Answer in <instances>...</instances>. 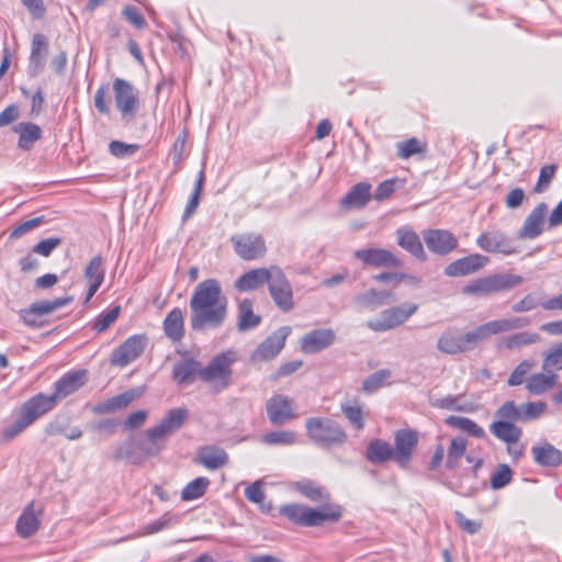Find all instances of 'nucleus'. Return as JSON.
I'll use <instances>...</instances> for the list:
<instances>
[{"label": "nucleus", "mask_w": 562, "mask_h": 562, "mask_svg": "<svg viewBox=\"0 0 562 562\" xmlns=\"http://www.w3.org/2000/svg\"><path fill=\"white\" fill-rule=\"evenodd\" d=\"M535 366L531 359L521 360L509 374L507 385L512 387L524 385L525 390L535 396L552 391L559 383V375L544 370L532 373Z\"/></svg>", "instance_id": "3"}, {"label": "nucleus", "mask_w": 562, "mask_h": 562, "mask_svg": "<svg viewBox=\"0 0 562 562\" xmlns=\"http://www.w3.org/2000/svg\"><path fill=\"white\" fill-rule=\"evenodd\" d=\"M306 434L316 445L330 449L347 441L345 428L334 419L311 417L305 422Z\"/></svg>", "instance_id": "7"}, {"label": "nucleus", "mask_w": 562, "mask_h": 562, "mask_svg": "<svg viewBox=\"0 0 562 562\" xmlns=\"http://www.w3.org/2000/svg\"><path fill=\"white\" fill-rule=\"evenodd\" d=\"M47 50V42L42 34H35L32 41V49L30 64L33 71H38L43 68L45 55Z\"/></svg>", "instance_id": "44"}, {"label": "nucleus", "mask_w": 562, "mask_h": 562, "mask_svg": "<svg viewBox=\"0 0 562 562\" xmlns=\"http://www.w3.org/2000/svg\"><path fill=\"white\" fill-rule=\"evenodd\" d=\"M235 362L233 352L225 351L214 357L205 368H201L200 380L220 392L231 384L232 364Z\"/></svg>", "instance_id": "9"}, {"label": "nucleus", "mask_w": 562, "mask_h": 562, "mask_svg": "<svg viewBox=\"0 0 562 562\" xmlns=\"http://www.w3.org/2000/svg\"><path fill=\"white\" fill-rule=\"evenodd\" d=\"M440 351L448 355H456L467 351V345L462 335H457L452 331L443 333L437 342Z\"/></svg>", "instance_id": "40"}, {"label": "nucleus", "mask_w": 562, "mask_h": 562, "mask_svg": "<svg viewBox=\"0 0 562 562\" xmlns=\"http://www.w3.org/2000/svg\"><path fill=\"white\" fill-rule=\"evenodd\" d=\"M418 432L414 429H400L394 434V461L401 468H406L418 445Z\"/></svg>", "instance_id": "16"}, {"label": "nucleus", "mask_w": 562, "mask_h": 562, "mask_svg": "<svg viewBox=\"0 0 562 562\" xmlns=\"http://www.w3.org/2000/svg\"><path fill=\"white\" fill-rule=\"evenodd\" d=\"M105 271L101 256L93 257L85 269V279L89 283L85 303L89 302L97 293L104 280Z\"/></svg>", "instance_id": "30"}, {"label": "nucleus", "mask_w": 562, "mask_h": 562, "mask_svg": "<svg viewBox=\"0 0 562 562\" xmlns=\"http://www.w3.org/2000/svg\"><path fill=\"white\" fill-rule=\"evenodd\" d=\"M355 257L363 265L375 268H400L403 261L392 251L385 248H364L355 252Z\"/></svg>", "instance_id": "19"}, {"label": "nucleus", "mask_w": 562, "mask_h": 562, "mask_svg": "<svg viewBox=\"0 0 562 562\" xmlns=\"http://www.w3.org/2000/svg\"><path fill=\"white\" fill-rule=\"evenodd\" d=\"M541 367L544 371H562V341L550 346L543 352Z\"/></svg>", "instance_id": "45"}, {"label": "nucleus", "mask_w": 562, "mask_h": 562, "mask_svg": "<svg viewBox=\"0 0 562 562\" xmlns=\"http://www.w3.org/2000/svg\"><path fill=\"white\" fill-rule=\"evenodd\" d=\"M391 378V371L383 369L374 372L363 381L362 390L366 393H372L382 387L386 381Z\"/></svg>", "instance_id": "52"}, {"label": "nucleus", "mask_w": 562, "mask_h": 562, "mask_svg": "<svg viewBox=\"0 0 562 562\" xmlns=\"http://www.w3.org/2000/svg\"><path fill=\"white\" fill-rule=\"evenodd\" d=\"M527 324L528 319L521 317L492 319L465 331L463 334V339L465 341L467 349L470 350L490 339L492 336L520 328Z\"/></svg>", "instance_id": "8"}, {"label": "nucleus", "mask_w": 562, "mask_h": 562, "mask_svg": "<svg viewBox=\"0 0 562 562\" xmlns=\"http://www.w3.org/2000/svg\"><path fill=\"white\" fill-rule=\"evenodd\" d=\"M164 330L168 338L179 341L184 335V318L180 307L172 308L164 321Z\"/></svg>", "instance_id": "37"}, {"label": "nucleus", "mask_w": 562, "mask_h": 562, "mask_svg": "<svg viewBox=\"0 0 562 562\" xmlns=\"http://www.w3.org/2000/svg\"><path fill=\"white\" fill-rule=\"evenodd\" d=\"M522 282L524 278L519 274L492 273L471 280L462 286L461 293L468 297H486L509 291Z\"/></svg>", "instance_id": "6"}, {"label": "nucleus", "mask_w": 562, "mask_h": 562, "mask_svg": "<svg viewBox=\"0 0 562 562\" xmlns=\"http://www.w3.org/2000/svg\"><path fill=\"white\" fill-rule=\"evenodd\" d=\"M513 477V472L507 464H502L493 473L491 477V485L493 488H502L507 485Z\"/></svg>", "instance_id": "59"}, {"label": "nucleus", "mask_w": 562, "mask_h": 562, "mask_svg": "<svg viewBox=\"0 0 562 562\" xmlns=\"http://www.w3.org/2000/svg\"><path fill=\"white\" fill-rule=\"evenodd\" d=\"M336 340V334L331 328L314 329L302 336L300 349L303 353L312 355L330 347Z\"/></svg>", "instance_id": "22"}, {"label": "nucleus", "mask_w": 562, "mask_h": 562, "mask_svg": "<svg viewBox=\"0 0 562 562\" xmlns=\"http://www.w3.org/2000/svg\"><path fill=\"white\" fill-rule=\"evenodd\" d=\"M468 448V442L462 437H454L451 439L447 451L446 468L454 469L459 460L463 457Z\"/></svg>", "instance_id": "49"}, {"label": "nucleus", "mask_w": 562, "mask_h": 562, "mask_svg": "<svg viewBox=\"0 0 562 562\" xmlns=\"http://www.w3.org/2000/svg\"><path fill=\"white\" fill-rule=\"evenodd\" d=\"M290 333L291 328L289 326H283L276 330L259 344L254 351L251 359L259 362L273 359L283 349Z\"/></svg>", "instance_id": "20"}, {"label": "nucleus", "mask_w": 562, "mask_h": 562, "mask_svg": "<svg viewBox=\"0 0 562 562\" xmlns=\"http://www.w3.org/2000/svg\"><path fill=\"white\" fill-rule=\"evenodd\" d=\"M68 297L66 299H57L50 301H41L31 305L32 312L36 313L37 316L49 314L56 311L58 307L65 305L68 302Z\"/></svg>", "instance_id": "56"}, {"label": "nucleus", "mask_w": 562, "mask_h": 562, "mask_svg": "<svg viewBox=\"0 0 562 562\" xmlns=\"http://www.w3.org/2000/svg\"><path fill=\"white\" fill-rule=\"evenodd\" d=\"M445 423L448 426L462 430L475 438H483L485 436L484 429L468 417L451 415L445 419Z\"/></svg>", "instance_id": "43"}, {"label": "nucleus", "mask_w": 562, "mask_h": 562, "mask_svg": "<svg viewBox=\"0 0 562 562\" xmlns=\"http://www.w3.org/2000/svg\"><path fill=\"white\" fill-rule=\"evenodd\" d=\"M139 149L136 144H126L121 140H112L109 144V151L116 158L134 155Z\"/></svg>", "instance_id": "58"}, {"label": "nucleus", "mask_w": 562, "mask_h": 562, "mask_svg": "<svg viewBox=\"0 0 562 562\" xmlns=\"http://www.w3.org/2000/svg\"><path fill=\"white\" fill-rule=\"evenodd\" d=\"M367 327L372 331L383 333L400 327L392 307L383 310L379 316L368 319Z\"/></svg>", "instance_id": "41"}, {"label": "nucleus", "mask_w": 562, "mask_h": 562, "mask_svg": "<svg viewBox=\"0 0 562 562\" xmlns=\"http://www.w3.org/2000/svg\"><path fill=\"white\" fill-rule=\"evenodd\" d=\"M201 366L193 359L182 360L173 366L172 378L179 384H190L200 379Z\"/></svg>", "instance_id": "35"}, {"label": "nucleus", "mask_w": 562, "mask_h": 562, "mask_svg": "<svg viewBox=\"0 0 562 562\" xmlns=\"http://www.w3.org/2000/svg\"><path fill=\"white\" fill-rule=\"evenodd\" d=\"M261 323V316L254 311V302L243 299L237 303V329L246 331L257 327Z\"/></svg>", "instance_id": "32"}, {"label": "nucleus", "mask_w": 562, "mask_h": 562, "mask_svg": "<svg viewBox=\"0 0 562 562\" xmlns=\"http://www.w3.org/2000/svg\"><path fill=\"white\" fill-rule=\"evenodd\" d=\"M424 241L430 252L439 256H446L459 246L458 237L452 232L443 228L425 231Z\"/></svg>", "instance_id": "17"}, {"label": "nucleus", "mask_w": 562, "mask_h": 562, "mask_svg": "<svg viewBox=\"0 0 562 562\" xmlns=\"http://www.w3.org/2000/svg\"><path fill=\"white\" fill-rule=\"evenodd\" d=\"M266 411L273 425H283L297 417L293 400L283 394L272 395L266 403Z\"/></svg>", "instance_id": "18"}, {"label": "nucleus", "mask_w": 562, "mask_h": 562, "mask_svg": "<svg viewBox=\"0 0 562 562\" xmlns=\"http://www.w3.org/2000/svg\"><path fill=\"white\" fill-rule=\"evenodd\" d=\"M42 514V504L35 502L27 504L18 519V533L23 538H27L35 533L40 528Z\"/></svg>", "instance_id": "26"}, {"label": "nucleus", "mask_w": 562, "mask_h": 562, "mask_svg": "<svg viewBox=\"0 0 562 562\" xmlns=\"http://www.w3.org/2000/svg\"><path fill=\"white\" fill-rule=\"evenodd\" d=\"M293 490L312 502H323L321 506L292 503L279 508L280 515L300 527H319L326 522H338L344 515V507L338 503H329L330 493L319 482L302 479L292 483Z\"/></svg>", "instance_id": "1"}, {"label": "nucleus", "mask_w": 562, "mask_h": 562, "mask_svg": "<svg viewBox=\"0 0 562 562\" xmlns=\"http://www.w3.org/2000/svg\"><path fill=\"white\" fill-rule=\"evenodd\" d=\"M114 102L117 111L125 120L135 117L139 100L131 82L122 78H115L112 86Z\"/></svg>", "instance_id": "13"}, {"label": "nucleus", "mask_w": 562, "mask_h": 562, "mask_svg": "<svg viewBox=\"0 0 562 562\" xmlns=\"http://www.w3.org/2000/svg\"><path fill=\"white\" fill-rule=\"evenodd\" d=\"M142 394L140 391L132 389L113 396L97 406L99 413L108 414L127 407L134 400Z\"/></svg>", "instance_id": "38"}, {"label": "nucleus", "mask_w": 562, "mask_h": 562, "mask_svg": "<svg viewBox=\"0 0 562 562\" xmlns=\"http://www.w3.org/2000/svg\"><path fill=\"white\" fill-rule=\"evenodd\" d=\"M15 132L20 134L19 147L24 150L31 149L42 136L40 126L33 123H20L15 126Z\"/></svg>", "instance_id": "42"}, {"label": "nucleus", "mask_w": 562, "mask_h": 562, "mask_svg": "<svg viewBox=\"0 0 562 562\" xmlns=\"http://www.w3.org/2000/svg\"><path fill=\"white\" fill-rule=\"evenodd\" d=\"M555 171L557 166L553 164L543 166L540 169L539 178L537 184L535 186V192H543L549 187L551 180L554 178Z\"/></svg>", "instance_id": "60"}, {"label": "nucleus", "mask_w": 562, "mask_h": 562, "mask_svg": "<svg viewBox=\"0 0 562 562\" xmlns=\"http://www.w3.org/2000/svg\"><path fill=\"white\" fill-rule=\"evenodd\" d=\"M397 156L401 159H408L414 155H424L427 150V143L416 137L398 142L396 144Z\"/></svg>", "instance_id": "46"}, {"label": "nucleus", "mask_w": 562, "mask_h": 562, "mask_svg": "<svg viewBox=\"0 0 562 562\" xmlns=\"http://www.w3.org/2000/svg\"><path fill=\"white\" fill-rule=\"evenodd\" d=\"M341 412L345 414L346 418L349 420V423L356 430L363 429L364 417L360 406L341 404Z\"/></svg>", "instance_id": "53"}, {"label": "nucleus", "mask_w": 562, "mask_h": 562, "mask_svg": "<svg viewBox=\"0 0 562 562\" xmlns=\"http://www.w3.org/2000/svg\"><path fill=\"white\" fill-rule=\"evenodd\" d=\"M211 481L206 476H199L190 481L181 490L180 498L183 502H192L205 495L210 487Z\"/></svg>", "instance_id": "39"}, {"label": "nucleus", "mask_w": 562, "mask_h": 562, "mask_svg": "<svg viewBox=\"0 0 562 562\" xmlns=\"http://www.w3.org/2000/svg\"><path fill=\"white\" fill-rule=\"evenodd\" d=\"M366 459L370 463L379 464L394 460L393 447L383 439H372L367 446Z\"/></svg>", "instance_id": "34"}, {"label": "nucleus", "mask_w": 562, "mask_h": 562, "mask_svg": "<svg viewBox=\"0 0 562 562\" xmlns=\"http://www.w3.org/2000/svg\"><path fill=\"white\" fill-rule=\"evenodd\" d=\"M70 394V374H65L55 383L52 395L38 393L26 401L20 408V415L31 426L36 419L50 412L56 404Z\"/></svg>", "instance_id": "5"}, {"label": "nucleus", "mask_w": 562, "mask_h": 562, "mask_svg": "<svg viewBox=\"0 0 562 562\" xmlns=\"http://www.w3.org/2000/svg\"><path fill=\"white\" fill-rule=\"evenodd\" d=\"M391 307L395 314V317L400 326L404 325L419 310V305L414 302H404L402 304L393 305Z\"/></svg>", "instance_id": "54"}, {"label": "nucleus", "mask_w": 562, "mask_h": 562, "mask_svg": "<svg viewBox=\"0 0 562 562\" xmlns=\"http://www.w3.org/2000/svg\"><path fill=\"white\" fill-rule=\"evenodd\" d=\"M188 415L186 408L170 409L158 425L148 429L146 439L140 445L143 453L146 456L157 454L165 447V440L182 427Z\"/></svg>", "instance_id": "4"}, {"label": "nucleus", "mask_w": 562, "mask_h": 562, "mask_svg": "<svg viewBox=\"0 0 562 562\" xmlns=\"http://www.w3.org/2000/svg\"><path fill=\"white\" fill-rule=\"evenodd\" d=\"M146 345L147 337L145 334H136L128 337L113 350L110 359L111 364L116 367L130 364L144 352Z\"/></svg>", "instance_id": "15"}, {"label": "nucleus", "mask_w": 562, "mask_h": 562, "mask_svg": "<svg viewBox=\"0 0 562 562\" xmlns=\"http://www.w3.org/2000/svg\"><path fill=\"white\" fill-rule=\"evenodd\" d=\"M189 306L193 330L220 328L227 319L228 300L217 279L199 282L192 291Z\"/></svg>", "instance_id": "2"}, {"label": "nucleus", "mask_w": 562, "mask_h": 562, "mask_svg": "<svg viewBox=\"0 0 562 562\" xmlns=\"http://www.w3.org/2000/svg\"><path fill=\"white\" fill-rule=\"evenodd\" d=\"M121 306L116 305L109 311L99 314L92 322V329L97 333L106 330L119 317Z\"/></svg>", "instance_id": "51"}, {"label": "nucleus", "mask_w": 562, "mask_h": 562, "mask_svg": "<svg viewBox=\"0 0 562 562\" xmlns=\"http://www.w3.org/2000/svg\"><path fill=\"white\" fill-rule=\"evenodd\" d=\"M476 245L482 250L493 254L513 255L517 252L516 248L499 231L482 233L476 238Z\"/></svg>", "instance_id": "24"}, {"label": "nucleus", "mask_w": 562, "mask_h": 562, "mask_svg": "<svg viewBox=\"0 0 562 562\" xmlns=\"http://www.w3.org/2000/svg\"><path fill=\"white\" fill-rule=\"evenodd\" d=\"M245 497L250 503L259 505L263 513H269L272 508L271 504L265 503L266 493L263 490V482L261 480L252 482L245 488Z\"/></svg>", "instance_id": "48"}, {"label": "nucleus", "mask_w": 562, "mask_h": 562, "mask_svg": "<svg viewBox=\"0 0 562 562\" xmlns=\"http://www.w3.org/2000/svg\"><path fill=\"white\" fill-rule=\"evenodd\" d=\"M490 431L501 441L506 443L507 453L514 460H519L525 454V445L520 442L522 429L513 423L496 419L490 425Z\"/></svg>", "instance_id": "12"}, {"label": "nucleus", "mask_w": 562, "mask_h": 562, "mask_svg": "<svg viewBox=\"0 0 562 562\" xmlns=\"http://www.w3.org/2000/svg\"><path fill=\"white\" fill-rule=\"evenodd\" d=\"M269 293L274 304L283 312L294 307L292 286L282 269L273 265V273L268 282Z\"/></svg>", "instance_id": "14"}, {"label": "nucleus", "mask_w": 562, "mask_h": 562, "mask_svg": "<svg viewBox=\"0 0 562 562\" xmlns=\"http://www.w3.org/2000/svg\"><path fill=\"white\" fill-rule=\"evenodd\" d=\"M111 98L109 95V87L102 85L98 88L94 94V106L102 113L108 114L110 112Z\"/></svg>", "instance_id": "61"}, {"label": "nucleus", "mask_w": 562, "mask_h": 562, "mask_svg": "<svg viewBox=\"0 0 562 562\" xmlns=\"http://www.w3.org/2000/svg\"><path fill=\"white\" fill-rule=\"evenodd\" d=\"M541 303L538 296L530 292L524 295L519 301H517L513 306L512 311L514 313H527L536 310L537 307H541Z\"/></svg>", "instance_id": "55"}, {"label": "nucleus", "mask_w": 562, "mask_h": 562, "mask_svg": "<svg viewBox=\"0 0 562 562\" xmlns=\"http://www.w3.org/2000/svg\"><path fill=\"white\" fill-rule=\"evenodd\" d=\"M303 364L302 360H293L289 362H284L279 366L269 376V380L274 382L282 378H286L294 372H296Z\"/></svg>", "instance_id": "57"}, {"label": "nucleus", "mask_w": 562, "mask_h": 562, "mask_svg": "<svg viewBox=\"0 0 562 562\" xmlns=\"http://www.w3.org/2000/svg\"><path fill=\"white\" fill-rule=\"evenodd\" d=\"M396 241L397 245L412 254L417 259L424 261L427 256L423 247L422 240L418 234L408 226H402L396 229Z\"/></svg>", "instance_id": "27"}, {"label": "nucleus", "mask_w": 562, "mask_h": 562, "mask_svg": "<svg viewBox=\"0 0 562 562\" xmlns=\"http://www.w3.org/2000/svg\"><path fill=\"white\" fill-rule=\"evenodd\" d=\"M273 273V266L268 268H255L246 271L234 282V289L238 292H250L268 284Z\"/></svg>", "instance_id": "23"}, {"label": "nucleus", "mask_w": 562, "mask_h": 562, "mask_svg": "<svg viewBox=\"0 0 562 562\" xmlns=\"http://www.w3.org/2000/svg\"><path fill=\"white\" fill-rule=\"evenodd\" d=\"M371 199V184L359 182L351 187L347 194L341 199L340 206L345 210L362 209Z\"/></svg>", "instance_id": "31"}, {"label": "nucleus", "mask_w": 562, "mask_h": 562, "mask_svg": "<svg viewBox=\"0 0 562 562\" xmlns=\"http://www.w3.org/2000/svg\"><path fill=\"white\" fill-rule=\"evenodd\" d=\"M488 261V257L484 255L471 254L447 265L443 272L450 278L464 277L480 271Z\"/></svg>", "instance_id": "21"}, {"label": "nucleus", "mask_w": 562, "mask_h": 562, "mask_svg": "<svg viewBox=\"0 0 562 562\" xmlns=\"http://www.w3.org/2000/svg\"><path fill=\"white\" fill-rule=\"evenodd\" d=\"M540 340V336L533 331H517L502 337L498 342V349L514 351L533 345Z\"/></svg>", "instance_id": "33"}, {"label": "nucleus", "mask_w": 562, "mask_h": 562, "mask_svg": "<svg viewBox=\"0 0 562 562\" xmlns=\"http://www.w3.org/2000/svg\"><path fill=\"white\" fill-rule=\"evenodd\" d=\"M394 297V294L387 290L369 289L356 297V303L364 310H374L386 304Z\"/></svg>", "instance_id": "36"}, {"label": "nucleus", "mask_w": 562, "mask_h": 562, "mask_svg": "<svg viewBox=\"0 0 562 562\" xmlns=\"http://www.w3.org/2000/svg\"><path fill=\"white\" fill-rule=\"evenodd\" d=\"M548 213V205L544 202L538 203L526 217L518 232L521 239H533L542 234L543 223Z\"/></svg>", "instance_id": "25"}, {"label": "nucleus", "mask_w": 562, "mask_h": 562, "mask_svg": "<svg viewBox=\"0 0 562 562\" xmlns=\"http://www.w3.org/2000/svg\"><path fill=\"white\" fill-rule=\"evenodd\" d=\"M531 456L533 461L543 468H557L562 464V451L547 441L533 446Z\"/></svg>", "instance_id": "28"}, {"label": "nucleus", "mask_w": 562, "mask_h": 562, "mask_svg": "<svg viewBox=\"0 0 562 562\" xmlns=\"http://www.w3.org/2000/svg\"><path fill=\"white\" fill-rule=\"evenodd\" d=\"M456 521L460 529L465 531L467 533L473 535L476 533L481 529V521L471 520L467 518L461 512H456Z\"/></svg>", "instance_id": "64"}, {"label": "nucleus", "mask_w": 562, "mask_h": 562, "mask_svg": "<svg viewBox=\"0 0 562 562\" xmlns=\"http://www.w3.org/2000/svg\"><path fill=\"white\" fill-rule=\"evenodd\" d=\"M547 407V403L542 401L527 402L521 405H517L514 401H507L496 411L495 416L505 423H526L539 418Z\"/></svg>", "instance_id": "10"}, {"label": "nucleus", "mask_w": 562, "mask_h": 562, "mask_svg": "<svg viewBox=\"0 0 562 562\" xmlns=\"http://www.w3.org/2000/svg\"><path fill=\"white\" fill-rule=\"evenodd\" d=\"M29 426V423L23 418L22 415H20V417L14 423L7 426L2 430V438L5 440H11L20 435L23 430H25Z\"/></svg>", "instance_id": "63"}, {"label": "nucleus", "mask_w": 562, "mask_h": 562, "mask_svg": "<svg viewBox=\"0 0 562 562\" xmlns=\"http://www.w3.org/2000/svg\"><path fill=\"white\" fill-rule=\"evenodd\" d=\"M228 454L222 448L204 446L198 450L195 462L207 470H217L228 463Z\"/></svg>", "instance_id": "29"}, {"label": "nucleus", "mask_w": 562, "mask_h": 562, "mask_svg": "<svg viewBox=\"0 0 562 562\" xmlns=\"http://www.w3.org/2000/svg\"><path fill=\"white\" fill-rule=\"evenodd\" d=\"M261 441L269 446H291L296 442V435L291 430H276L265 434Z\"/></svg>", "instance_id": "50"}, {"label": "nucleus", "mask_w": 562, "mask_h": 562, "mask_svg": "<svg viewBox=\"0 0 562 562\" xmlns=\"http://www.w3.org/2000/svg\"><path fill=\"white\" fill-rule=\"evenodd\" d=\"M398 181L400 180L397 178H392L381 182L374 192V199L379 202H382L391 198V195L397 189Z\"/></svg>", "instance_id": "62"}, {"label": "nucleus", "mask_w": 562, "mask_h": 562, "mask_svg": "<svg viewBox=\"0 0 562 562\" xmlns=\"http://www.w3.org/2000/svg\"><path fill=\"white\" fill-rule=\"evenodd\" d=\"M374 280L381 283H393L400 284L405 282L412 286H419L422 283V279L415 274L406 273V272H389L384 271L376 276H374Z\"/></svg>", "instance_id": "47"}, {"label": "nucleus", "mask_w": 562, "mask_h": 562, "mask_svg": "<svg viewBox=\"0 0 562 562\" xmlns=\"http://www.w3.org/2000/svg\"><path fill=\"white\" fill-rule=\"evenodd\" d=\"M231 243L235 254L246 261L259 260L268 251L265 237L256 232L233 235Z\"/></svg>", "instance_id": "11"}]
</instances>
